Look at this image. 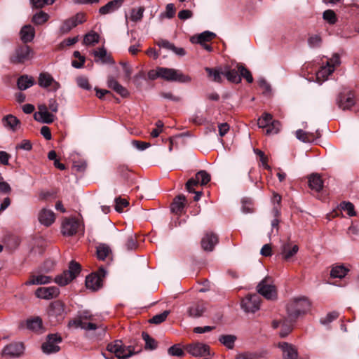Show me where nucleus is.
<instances>
[{"instance_id":"nucleus-1","label":"nucleus","mask_w":359,"mask_h":359,"mask_svg":"<svg viewBox=\"0 0 359 359\" xmlns=\"http://www.w3.org/2000/svg\"><path fill=\"white\" fill-rule=\"evenodd\" d=\"M311 303L305 297L291 299L286 307L287 313L290 321H295L299 316L309 311Z\"/></svg>"},{"instance_id":"nucleus-2","label":"nucleus","mask_w":359,"mask_h":359,"mask_svg":"<svg viewBox=\"0 0 359 359\" xmlns=\"http://www.w3.org/2000/svg\"><path fill=\"white\" fill-rule=\"evenodd\" d=\"M107 351L114 353L118 359H126L135 353V348L132 346H126L121 340H116L109 344Z\"/></svg>"},{"instance_id":"nucleus-3","label":"nucleus","mask_w":359,"mask_h":359,"mask_svg":"<svg viewBox=\"0 0 359 359\" xmlns=\"http://www.w3.org/2000/svg\"><path fill=\"white\" fill-rule=\"evenodd\" d=\"M158 75L159 77L167 81H179L181 83H189L191 81V78L189 76L185 75L175 69L159 67Z\"/></svg>"},{"instance_id":"nucleus-4","label":"nucleus","mask_w":359,"mask_h":359,"mask_svg":"<svg viewBox=\"0 0 359 359\" xmlns=\"http://www.w3.org/2000/svg\"><path fill=\"white\" fill-rule=\"evenodd\" d=\"M107 271L103 266H100L95 273H92L86 278V286L88 289L93 291L98 290L102 286L103 278L105 277Z\"/></svg>"},{"instance_id":"nucleus-5","label":"nucleus","mask_w":359,"mask_h":359,"mask_svg":"<svg viewBox=\"0 0 359 359\" xmlns=\"http://www.w3.org/2000/svg\"><path fill=\"white\" fill-rule=\"evenodd\" d=\"M65 304L60 301H55L50 304L48 315L49 320L53 325L62 320L65 316Z\"/></svg>"},{"instance_id":"nucleus-6","label":"nucleus","mask_w":359,"mask_h":359,"mask_svg":"<svg viewBox=\"0 0 359 359\" xmlns=\"http://www.w3.org/2000/svg\"><path fill=\"white\" fill-rule=\"evenodd\" d=\"M269 277L264 278L257 286V292L266 299L272 300L276 298V290L274 285L270 283Z\"/></svg>"},{"instance_id":"nucleus-7","label":"nucleus","mask_w":359,"mask_h":359,"mask_svg":"<svg viewBox=\"0 0 359 359\" xmlns=\"http://www.w3.org/2000/svg\"><path fill=\"white\" fill-rule=\"evenodd\" d=\"M62 338L57 334H50L47 336V340L44 342L41 348L43 353L50 354L57 353L60 351L58 344L61 343Z\"/></svg>"},{"instance_id":"nucleus-8","label":"nucleus","mask_w":359,"mask_h":359,"mask_svg":"<svg viewBox=\"0 0 359 359\" xmlns=\"http://www.w3.org/2000/svg\"><path fill=\"white\" fill-rule=\"evenodd\" d=\"M337 104L342 110H349L355 104V95L351 91H344L337 98Z\"/></svg>"},{"instance_id":"nucleus-9","label":"nucleus","mask_w":359,"mask_h":359,"mask_svg":"<svg viewBox=\"0 0 359 359\" xmlns=\"http://www.w3.org/2000/svg\"><path fill=\"white\" fill-rule=\"evenodd\" d=\"M32 50L28 46H22L15 49L10 57V62L13 64L23 63L31 58Z\"/></svg>"},{"instance_id":"nucleus-10","label":"nucleus","mask_w":359,"mask_h":359,"mask_svg":"<svg viewBox=\"0 0 359 359\" xmlns=\"http://www.w3.org/2000/svg\"><path fill=\"white\" fill-rule=\"evenodd\" d=\"M186 351L194 357L210 355V346L205 344L196 342L188 344Z\"/></svg>"},{"instance_id":"nucleus-11","label":"nucleus","mask_w":359,"mask_h":359,"mask_svg":"<svg viewBox=\"0 0 359 359\" xmlns=\"http://www.w3.org/2000/svg\"><path fill=\"white\" fill-rule=\"evenodd\" d=\"M260 297L257 294H249L242 300L241 306L245 312L255 313L259 309Z\"/></svg>"},{"instance_id":"nucleus-12","label":"nucleus","mask_w":359,"mask_h":359,"mask_svg":"<svg viewBox=\"0 0 359 359\" xmlns=\"http://www.w3.org/2000/svg\"><path fill=\"white\" fill-rule=\"evenodd\" d=\"M39 85L44 88H50V90L56 91L60 88V83L56 81L48 73H41L39 76Z\"/></svg>"},{"instance_id":"nucleus-13","label":"nucleus","mask_w":359,"mask_h":359,"mask_svg":"<svg viewBox=\"0 0 359 359\" xmlns=\"http://www.w3.org/2000/svg\"><path fill=\"white\" fill-rule=\"evenodd\" d=\"M24 351V346L22 343L14 342L6 345L3 351L2 355L9 357H19Z\"/></svg>"},{"instance_id":"nucleus-14","label":"nucleus","mask_w":359,"mask_h":359,"mask_svg":"<svg viewBox=\"0 0 359 359\" xmlns=\"http://www.w3.org/2000/svg\"><path fill=\"white\" fill-rule=\"evenodd\" d=\"M217 236L212 232H207L201 239V247L203 250L212 252L218 243Z\"/></svg>"},{"instance_id":"nucleus-15","label":"nucleus","mask_w":359,"mask_h":359,"mask_svg":"<svg viewBox=\"0 0 359 359\" xmlns=\"http://www.w3.org/2000/svg\"><path fill=\"white\" fill-rule=\"evenodd\" d=\"M58 294L59 290L54 286L39 287L35 291L36 297L43 299H50L56 297Z\"/></svg>"},{"instance_id":"nucleus-16","label":"nucleus","mask_w":359,"mask_h":359,"mask_svg":"<svg viewBox=\"0 0 359 359\" xmlns=\"http://www.w3.org/2000/svg\"><path fill=\"white\" fill-rule=\"evenodd\" d=\"M79 222L74 218L66 219L62 224V232L65 236H72L77 232Z\"/></svg>"},{"instance_id":"nucleus-17","label":"nucleus","mask_w":359,"mask_h":359,"mask_svg":"<svg viewBox=\"0 0 359 359\" xmlns=\"http://www.w3.org/2000/svg\"><path fill=\"white\" fill-rule=\"evenodd\" d=\"M207 311V304L203 302H198L191 305L187 310L189 316L191 318H199Z\"/></svg>"},{"instance_id":"nucleus-18","label":"nucleus","mask_w":359,"mask_h":359,"mask_svg":"<svg viewBox=\"0 0 359 359\" xmlns=\"http://www.w3.org/2000/svg\"><path fill=\"white\" fill-rule=\"evenodd\" d=\"M38 218L41 224L49 226L55 222V215L50 209L43 208L39 212Z\"/></svg>"},{"instance_id":"nucleus-19","label":"nucleus","mask_w":359,"mask_h":359,"mask_svg":"<svg viewBox=\"0 0 359 359\" xmlns=\"http://www.w3.org/2000/svg\"><path fill=\"white\" fill-rule=\"evenodd\" d=\"M278 347L283 352L284 359H297L298 356L297 348L292 344L287 342L278 344Z\"/></svg>"},{"instance_id":"nucleus-20","label":"nucleus","mask_w":359,"mask_h":359,"mask_svg":"<svg viewBox=\"0 0 359 359\" xmlns=\"http://www.w3.org/2000/svg\"><path fill=\"white\" fill-rule=\"evenodd\" d=\"M299 250V247L297 245H292L290 242H286L280 246V255L283 259L288 261Z\"/></svg>"},{"instance_id":"nucleus-21","label":"nucleus","mask_w":359,"mask_h":359,"mask_svg":"<svg viewBox=\"0 0 359 359\" xmlns=\"http://www.w3.org/2000/svg\"><path fill=\"white\" fill-rule=\"evenodd\" d=\"M107 86L119 94L122 97H126L129 95L128 90L121 85L113 76H110L108 77Z\"/></svg>"},{"instance_id":"nucleus-22","label":"nucleus","mask_w":359,"mask_h":359,"mask_svg":"<svg viewBox=\"0 0 359 359\" xmlns=\"http://www.w3.org/2000/svg\"><path fill=\"white\" fill-rule=\"evenodd\" d=\"M51 281L52 278L50 276L42 274H32L30 275L28 280H27L25 284L26 285H45L50 283Z\"/></svg>"},{"instance_id":"nucleus-23","label":"nucleus","mask_w":359,"mask_h":359,"mask_svg":"<svg viewBox=\"0 0 359 359\" xmlns=\"http://www.w3.org/2000/svg\"><path fill=\"white\" fill-rule=\"evenodd\" d=\"M295 136L299 140L305 143H309L313 142L317 137H320V134L318 131H316V134H315L299 129L296 131Z\"/></svg>"},{"instance_id":"nucleus-24","label":"nucleus","mask_w":359,"mask_h":359,"mask_svg":"<svg viewBox=\"0 0 359 359\" xmlns=\"http://www.w3.org/2000/svg\"><path fill=\"white\" fill-rule=\"evenodd\" d=\"M123 0H113L108 2L99 9L101 15H106L117 10L122 5Z\"/></svg>"},{"instance_id":"nucleus-25","label":"nucleus","mask_w":359,"mask_h":359,"mask_svg":"<svg viewBox=\"0 0 359 359\" xmlns=\"http://www.w3.org/2000/svg\"><path fill=\"white\" fill-rule=\"evenodd\" d=\"M309 187L312 190L319 192L323 187V181L318 174H311L309 177Z\"/></svg>"},{"instance_id":"nucleus-26","label":"nucleus","mask_w":359,"mask_h":359,"mask_svg":"<svg viewBox=\"0 0 359 359\" xmlns=\"http://www.w3.org/2000/svg\"><path fill=\"white\" fill-rule=\"evenodd\" d=\"M34 84V79L32 76L27 74L22 75L18 79L17 85L20 90H25Z\"/></svg>"},{"instance_id":"nucleus-27","label":"nucleus","mask_w":359,"mask_h":359,"mask_svg":"<svg viewBox=\"0 0 359 359\" xmlns=\"http://www.w3.org/2000/svg\"><path fill=\"white\" fill-rule=\"evenodd\" d=\"M223 74L224 76H225L228 81L232 83H238L241 81V76L239 75L238 69L236 70L235 69H230L229 67H226L224 69Z\"/></svg>"},{"instance_id":"nucleus-28","label":"nucleus","mask_w":359,"mask_h":359,"mask_svg":"<svg viewBox=\"0 0 359 359\" xmlns=\"http://www.w3.org/2000/svg\"><path fill=\"white\" fill-rule=\"evenodd\" d=\"M185 202L186 198L184 195L176 196L171 204V210L176 214H180L184 208Z\"/></svg>"},{"instance_id":"nucleus-29","label":"nucleus","mask_w":359,"mask_h":359,"mask_svg":"<svg viewBox=\"0 0 359 359\" xmlns=\"http://www.w3.org/2000/svg\"><path fill=\"white\" fill-rule=\"evenodd\" d=\"M215 36L216 34L215 33L205 31L196 36L191 37V41L192 43L203 44L205 42L211 41Z\"/></svg>"},{"instance_id":"nucleus-30","label":"nucleus","mask_w":359,"mask_h":359,"mask_svg":"<svg viewBox=\"0 0 359 359\" xmlns=\"http://www.w3.org/2000/svg\"><path fill=\"white\" fill-rule=\"evenodd\" d=\"M94 56L97 57L103 64H114V61L112 57L107 54L104 48H100L97 50H95Z\"/></svg>"},{"instance_id":"nucleus-31","label":"nucleus","mask_w":359,"mask_h":359,"mask_svg":"<svg viewBox=\"0 0 359 359\" xmlns=\"http://www.w3.org/2000/svg\"><path fill=\"white\" fill-rule=\"evenodd\" d=\"M21 39L23 42H30L34 37V29L31 25L24 26L20 31Z\"/></svg>"},{"instance_id":"nucleus-32","label":"nucleus","mask_w":359,"mask_h":359,"mask_svg":"<svg viewBox=\"0 0 359 359\" xmlns=\"http://www.w3.org/2000/svg\"><path fill=\"white\" fill-rule=\"evenodd\" d=\"M205 72L208 74L209 78L212 79V81L217 83L222 82V76H224L223 72L224 69H212L210 67H206L205 69Z\"/></svg>"},{"instance_id":"nucleus-33","label":"nucleus","mask_w":359,"mask_h":359,"mask_svg":"<svg viewBox=\"0 0 359 359\" xmlns=\"http://www.w3.org/2000/svg\"><path fill=\"white\" fill-rule=\"evenodd\" d=\"M236 340V337L232 334H224L219 337V342L229 349H232L234 347Z\"/></svg>"},{"instance_id":"nucleus-34","label":"nucleus","mask_w":359,"mask_h":359,"mask_svg":"<svg viewBox=\"0 0 359 359\" xmlns=\"http://www.w3.org/2000/svg\"><path fill=\"white\" fill-rule=\"evenodd\" d=\"M144 8L142 6L133 8L130 13V20L134 22H137L142 20Z\"/></svg>"},{"instance_id":"nucleus-35","label":"nucleus","mask_w":359,"mask_h":359,"mask_svg":"<svg viewBox=\"0 0 359 359\" xmlns=\"http://www.w3.org/2000/svg\"><path fill=\"white\" fill-rule=\"evenodd\" d=\"M111 250L110 248L106 244H101L97 248V258L101 260H104L106 258L110 257Z\"/></svg>"},{"instance_id":"nucleus-36","label":"nucleus","mask_w":359,"mask_h":359,"mask_svg":"<svg viewBox=\"0 0 359 359\" xmlns=\"http://www.w3.org/2000/svg\"><path fill=\"white\" fill-rule=\"evenodd\" d=\"M348 271V269L343 265H338L333 266L330 276L333 278H342L346 276Z\"/></svg>"},{"instance_id":"nucleus-37","label":"nucleus","mask_w":359,"mask_h":359,"mask_svg":"<svg viewBox=\"0 0 359 359\" xmlns=\"http://www.w3.org/2000/svg\"><path fill=\"white\" fill-rule=\"evenodd\" d=\"M73 324L75 325L76 327H81V329L86 330H95L98 327V325H97L95 323L91 322L86 323L83 321L81 318L75 320L73 322Z\"/></svg>"},{"instance_id":"nucleus-38","label":"nucleus","mask_w":359,"mask_h":359,"mask_svg":"<svg viewBox=\"0 0 359 359\" xmlns=\"http://www.w3.org/2000/svg\"><path fill=\"white\" fill-rule=\"evenodd\" d=\"M72 280L73 278L71 274L65 271L62 274L55 277V282L60 286H64L67 285Z\"/></svg>"},{"instance_id":"nucleus-39","label":"nucleus","mask_w":359,"mask_h":359,"mask_svg":"<svg viewBox=\"0 0 359 359\" xmlns=\"http://www.w3.org/2000/svg\"><path fill=\"white\" fill-rule=\"evenodd\" d=\"M49 19V15L48 13L40 11L36 13L32 17V22L36 25H41L47 22Z\"/></svg>"},{"instance_id":"nucleus-40","label":"nucleus","mask_w":359,"mask_h":359,"mask_svg":"<svg viewBox=\"0 0 359 359\" xmlns=\"http://www.w3.org/2000/svg\"><path fill=\"white\" fill-rule=\"evenodd\" d=\"M4 125L13 130L17 129L18 126L20 124V121L13 115H8L4 118Z\"/></svg>"},{"instance_id":"nucleus-41","label":"nucleus","mask_w":359,"mask_h":359,"mask_svg":"<svg viewBox=\"0 0 359 359\" xmlns=\"http://www.w3.org/2000/svg\"><path fill=\"white\" fill-rule=\"evenodd\" d=\"M142 339L145 341V348L149 350H154L157 347V342L151 338L147 332H143L142 334Z\"/></svg>"},{"instance_id":"nucleus-42","label":"nucleus","mask_w":359,"mask_h":359,"mask_svg":"<svg viewBox=\"0 0 359 359\" xmlns=\"http://www.w3.org/2000/svg\"><path fill=\"white\" fill-rule=\"evenodd\" d=\"M99 38V34L92 31L84 36L83 43L85 45H93L98 43Z\"/></svg>"},{"instance_id":"nucleus-43","label":"nucleus","mask_w":359,"mask_h":359,"mask_svg":"<svg viewBox=\"0 0 359 359\" xmlns=\"http://www.w3.org/2000/svg\"><path fill=\"white\" fill-rule=\"evenodd\" d=\"M272 121H274L273 120L272 115L269 113L265 112L258 119L257 125L259 128H265V127L268 126Z\"/></svg>"},{"instance_id":"nucleus-44","label":"nucleus","mask_w":359,"mask_h":359,"mask_svg":"<svg viewBox=\"0 0 359 359\" xmlns=\"http://www.w3.org/2000/svg\"><path fill=\"white\" fill-rule=\"evenodd\" d=\"M27 327L29 330L39 331L42 327V320L39 317L28 320L27 322Z\"/></svg>"},{"instance_id":"nucleus-45","label":"nucleus","mask_w":359,"mask_h":359,"mask_svg":"<svg viewBox=\"0 0 359 359\" xmlns=\"http://www.w3.org/2000/svg\"><path fill=\"white\" fill-rule=\"evenodd\" d=\"M55 119V116L53 114V112H49L48 111L43 113L41 114H39L38 116V119H36L39 121H41L43 123L50 124L52 123Z\"/></svg>"},{"instance_id":"nucleus-46","label":"nucleus","mask_w":359,"mask_h":359,"mask_svg":"<svg viewBox=\"0 0 359 359\" xmlns=\"http://www.w3.org/2000/svg\"><path fill=\"white\" fill-rule=\"evenodd\" d=\"M66 271L69 273L73 279H74L81 271V265L75 261H71L69 265V269Z\"/></svg>"},{"instance_id":"nucleus-47","label":"nucleus","mask_w":359,"mask_h":359,"mask_svg":"<svg viewBox=\"0 0 359 359\" xmlns=\"http://www.w3.org/2000/svg\"><path fill=\"white\" fill-rule=\"evenodd\" d=\"M341 210L346 211L348 216L353 217L356 215L354 210V205L351 202L343 201L340 203Z\"/></svg>"},{"instance_id":"nucleus-48","label":"nucleus","mask_w":359,"mask_h":359,"mask_svg":"<svg viewBox=\"0 0 359 359\" xmlns=\"http://www.w3.org/2000/svg\"><path fill=\"white\" fill-rule=\"evenodd\" d=\"M170 311H164L163 313L155 315L151 318L149 322L152 324H160L165 320L168 316L169 315Z\"/></svg>"},{"instance_id":"nucleus-49","label":"nucleus","mask_w":359,"mask_h":359,"mask_svg":"<svg viewBox=\"0 0 359 359\" xmlns=\"http://www.w3.org/2000/svg\"><path fill=\"white\" fill-rule=\"evenodd\" d=\"M196 177L199 180L201 185H205L210 181V175L205 170H201L196 174Z\"/></svg>"},{"instance_id":"nucleus-50","label":"nucleus","mask_w":359,"mask_h":359,"mask_svg":"<svg viewBox=\"0 0 359 359\" xmlns=\"http://www.w3.org/2000/svg\"><path fill=\"white\" fill-rule=\"evenodd\" d=\"M334 72V68L332 67H328L327 65L323 67L316 74L317 78L318 79L323 78L324 79H327L332 72Z\"/></svg>"},{"instance_id":"nucleus-51","label":"nucleus","mask_w":359,"mask_h":359,"mask_svg":"<svg viewBox=\"0 0 359 359\" xmlns=\"http://www.w3.org/2000/svg\"><path fill=\"white\" fill-rule=\"evenodd\" d=\"M265 128H266V133L267 135L277 134L280 130V123L278 121H272Z\"/></svg>"},{"instance_id":"nucleus-52","label":"nucleus","mask_w":359,"mask_h":359,"mask_svg":"<svg viewBox=\"0 0 359 359\" xmlns=\"http://www.w3.org/2000/svg\"><path fill=\"white\" fill-rule=\"evenodd\" d=\"M323 18L331 25H333L337 22L336 14L332 10H326L324 11Z\"/></svg>"},{"instance_id":"nucleus-53","label":"nucleus","mask_w":359,"mask_h":359,"mask_svg":"<svg viewBox=\"0 0 359 359\" xmlns=\"http://www.w3.org/2000/svg\"><path fill=\"white\" fill-rule=\"evenodd\" d=\"M238 71L241 78L243 77L247 80L248 83H252L253 81V78L250 72L248 69H247L245 67H243V65H239Z\"/></svg>"},{"instance_id":"nucleus-54","label":"nucleus","mask_w":359,"mask_h":359,"mask_svg":"<svg viewBox=\"0 0 359 359\" xmlns=\"http://www.w3.org/2000/svg\"><path fill=\"white\" fill-rule=\"evenodd\" d=\"M169 355L172 356L182 357L184 353L179 344H175L170 347L168 350Z\"/></svg>"},{"instance_id":"nucleus-55","label":"nucleus","mask_w":359,"mask_h":359,"mask_svg":"<svg viewBox=\"0 0 359 359\" xmlns=\"http://www.w3.org/2000/svg\"><path fill=\"white\" fill-rule=\"evenodd\" d=\"M175 8L173 4H168L165 8V12L161 14V17H165L168 19L172 18L175 15Z\"/></svg>"},{"instance_id":"nucleus-56","label":"nucleus","mask_w":359,"mask_h":359,"mask_svg":"<svg viewBox=\"0 0 359 359\" xmlns=\"http://www.w3.org/2000/svg\"><path fill=\"white\" fill-rule=\"evenodd\" d=\"M75 27L76 26L74 22H73L71 18H69L63 22L60 27V32L62 34L68 33L72 28Z\"/></svg>"},{"instance_id":"nucleus-57","label":"nucleus","mask_w":359,"mask_h":359,"mask_svg":"<svg viewBox=\"0 0 359 359\" xmlns=\"http://www.w3.org/2000/svg\"><path fill=\"white\" fill-rule=\"evenodd\" d=\"M76 83L77 85L85 90H90L91 86L88 82V79L85 76H79L76 78Z\"/></svg>"},{"instance_id":"nucleus-58","label":"nucleus","mask_w":359,"mask_h":359,"mask_svg":"<svg viewBox=\"0 0 359 359\" xmlns=\"http://www.w3.org/2000/svg\"><path fill=\"white\" fill-rule=\"evenodd\" d=\"M321 38L319 35L315 34L308 39V43L311 48L319 47L321 44Z\"/></svg>"},{"instance_id":"nucleus-59","label":"nucleus","mask_w":359,"mask_h":359,"mask_svg":"<svg viewBox=\"0 0 359 359\" xmlns=\"http://www.w3.org/2000/svg\"><path fill=\"white\" fill-rule=\"evenodd\" d=\"M339 317V313L337 311H332L327 314V316L320 319V323L323 325H327Z\"/></svg>"},{"instance_id":"nucleus-60","label":"nucleus","mask_w":359,"mask_h":359,"mask_svg":"<svg viewBox=\"0 0 359 359\" xmlns=\"http://www.w3.org/2000/svg\"><path fill=\"white\" fill-rule=\"evenodd\" d=\"M115 210L119 212H122L123 208L127 207L129 204L127 200L122 199L121 198H116L115 199Z\"/></svg>"},{"instance_id":"nucleus-61","label":"nucleus","mask_w":359,"mask_h":359,"mask_svg":"<svg viewBox=\"0 0 359 359\" xmlns=\"http://www.w3.org/2000/svg\"><path fill=\"white\" fill-rule=\"evenodd\" d=\"M200 184L199 180L195 177L189 179L186 183V189L189 192H194V187Z\"/></svg>"},{"instance_id":"nucleus-62","label":"nucleus","mask_w":359,"mask_h":359,"mask_svg":"<svg viewBox=\"0 0 359 359\" xmlns=\"http://www.w3.org/2000/svg\"><path fill=\"white\" fill-rule=\"evenodd\" d=\"M254 151L259 156L262 166L266 169H270V166L267 163V157L265 156L264 153L258 149H254Z\"/></svg>"},{"instance_id":"nucleus-63","label":"nucleus","mask_w":359,"mask_h":359,"mask_svg":"<svg viewBox=\"0 0 359 359\" xmlns=\"http://www.w3.org/2000/svg\"><path fill=\"white\" fill-rule=\"evenodd\" d=\"M340 63V57L337 53H335L327 60V65L328 67H332L334 69L335 67L339 66Z\"/></svg>"},{"instance_id":"nucleus-64","label":"nucleus","mask_w":359,"mask_h":359,"mask_svg":"<svg viewBox=\"0 0 359 359\" xmlns=\"http://www.w3.org/2000/svg\"><path fill=\"white\" fill-rule=\"evenodd\" d=\"M70 18L73 21V22H74L76 27L78 25L82 24L86 20V15L83 13H78L74 16Z\"/></svg>"}]
</instances>
